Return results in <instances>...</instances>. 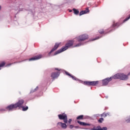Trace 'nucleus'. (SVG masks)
<instances>
[{"label":"nucleus","instance_id":"1","mask_svg":"<svg viewBox=\"0 0 130 130\" xmlns=\"http://www.w3.org/2000/svg\"><path fill=\"white\" fill-rule=\"evenodd\" d=\"M73 45H74V41H69L66 45L65 46L61 49L56 51L54 55H56L59 54V53H61L63 51H66L67 49L70 48V47H73Z\"/></svg>","mask_w":130,"mask_h":130},{"label":"nucleus","instance_id":"2","mask_svg":"<svg viewBox=\"0 0 130 130\" xmlns=\"http://www.w3.org/2000/svg\"><path fill=\"white\" fill-rule=\"evenodd\" d=\"M113 79H119L122 81H126L128 79V76L123 73H118L113 76Z\"/></svg>","mask_w":130,"mask_h":130},{"label":"nucleus","instance_id":"3","mask_svg":"<svg viewBox=\"0 0 130 130\" xmlns=\"http://www.w3.org/2000/svg\"><path fill=\"white\" fill-rule=\"evenodd\" d=\"M89 39V36L86 34H83L80 35L76 38V40L79 42H82V41H85V40H87V39Z\"/></svg>","mask_w":130,"mask_h":130},{"label":"nucleus","instance_id":"4","mask_svg":"<svg viewBox=\"0 0 130 130\" xmlns=\"http://www.w3.org/2000/svg\"><path fill=\"white\" fill-rule=\"evenodd\" d=\"M59 119L60 120H63L64 123H68V116L65 113L59 114L58 115Z\"/></svg>","mask_w":130,"mask_h":130},{"label":"nucleus","instance_id":"5","mask_svg":"<svg viewBox=\"0 0 130 130\" xmlns=\"http://www.w3.org/2000/svg\"><path fill=\"white\" fill-rule=\"evenodd\" d=\"M83 84L86 86H96L99 84V81H84Z\"/></svg>","mask_w":130,"mask_h":130},{"label":"nucleus","instance_id":"6","mask_svg":"<svg viewBox=\"0 0 130 130\" xmlns=\"http://www.w3.org/2000/svg\"><path fill=\"white\" fill-rule=\"evenodd\" d=\"M16 108H17V107L15 104L10 105L6 107V109L8 111H13V110H15V109H16Z\"/></svg>","mask_w":130,"mask_h":130},{"label":"nucleus","instance_id":"7","mask_svg":"<svg viewBox=\"0 0 130 130\" xmlns=\"http://www.w3.org/2000/svg\"><path fill=\"white\" fill-rule=\"evenodd\" d=\"M23 104H24V100H20L15 104V106H16V108H18V107L19 108H22Z\"/></svg>","mask_w":130,"mask_h":130},{"label":"nucleus","instance_id":"8","mask_svg":"<svg viewBox=\"0 0 130 130\" xmlns=\"http://www.w3.org/2000/svg\"><path fill=\"white\" fill-rule=\"evenodd\" d=\"M113 79V77L108 78H106V79L103 80V86H106V85H108V83H109V82L110 81H112V80Z\"/></svg>","mask_w":130,"mask_h":130},{"label":"nucleus","instance_id":"9","mask_svg":"<svg viewBox=\"0 0 130 130\" xmlns=\"http://www.w3.org/2000/svg\"><path fill=\"white\" fill-rule=\"evenodd\" d=\"M60 73L59 72H53L51 74V77L52 79L54 80V79H56L57 78H58V76H59Z\"/></svg>","mask_w":130,"mask_h":130},{"label":"nucleus","instance_id":"10","mask_svg":"<svg viewBox=\"0 0 130 130\" xmlns=\"http://www.w3.org/2000/svg\"><path fill=\"white\" fill-rule=\"evenodd\" d=\"M59 45H60V44L58 43H56L53 47V48L52 49L51 51L49 53V55H50V54L52 53V52H53V51H55L57 48L59 47Z\"/></svg>","mask_w":130,"mask_h":130},{"label":"nucleus","instance_id":"11","mask_svg":"<svg viewBox=\"0 0 130 130\" xmlns=\"http://www.w3.org/2000/svg\"><path fill=\"white\" fill-rule=\"evenodd\" d=\"M90 130H107V127H103V128H101V126H98L96 127H93Z\"/></svg>","mask_w":130,"mask_h":130},{"label":"nucleus","instance_id":"12","mask_svg":"<svg viewBox=\"0 0 130 130\" xmlns=\"http://www.w3.org/2000/svg\"><path fill=\"white\" fill-rule=\"evenodd\" d=\"M42 57V56L41 55H37L36 56H34L30 58L29 59V61H31V60H37L38 59H40Z\"/></svg>","mask_w":130,"mask_h":130},{"label":"nucleus","instance_id":"13","mask_svg":"<svg viewBox=\"0 0 130 130\" xmlns=\"http://www.w3.org/2000/svg\"><path fill=\"white\" fill-rule=\"evenodd\" d=\"M66 123H62V122H58L57 123V125L58 126H60L62 128H63L64 129H66L67 128V126Z\"/></svg>","mask_w":130,"mask_h":130},{"label":"nucleus","instance_id":"14","mask_svg":"<svg viewBox=\"0 0 130 130\" xmlns=\"http://www.w3.org/2000/svg\"><path fill=\"white\" fill-rule=\"evenodd\" d=\"M90 11L89 10L88 8H86L85 10L81 11L80 12L79 16H82L83 15H85V14H87V13H89Z\"/></svg>","mask_w":130,"mask_h":130},{"label":"nucleus","instance_id":"15","mask_svg":"<svg viewBox=\"0 0 130 130\" xmlns=\"http://www.w3.org/2000/svg\"><path fill=\"white\" fill-rule=\"evenodd\" d=\"M78 123H79V124H80V125H82L83 126H90L91 125V124H90L89 123H85L83 122H81L80 121H77Z\"/></svg>","mask_w":130,"mask_h":130},{"label":"nucleus","instance_id":"16","mask_svg":"<svg viewBox=\"0 0 130 130\" xmlns=\"http://www.w3.org/2000/svg\"><path fill=\"white\" fill-rule=\"evenodd\" d=\"M76 119H77V120H81L84 119V115H81L80 116H78L77 117Z\"/></svg>","mask_w":130,"mask_h":130},{"label":"nucleus","instance_id":"17","mask_svg":"<svg viewBox=\"0 0 130 130\" xmlns=\"http://www.w3.org/2000/svg\"><path fill=\"white\" fill-rule=\"evenodd\" d=\"M119 26V23L117 22H114L113 24L112 25V28H114L115 27H118Z\"/></svg>","mask_w":130,"mask_h":130},{"label":"nucleus","instance_id":"18","mask_svg":"<svg viewBox=\"0 0 130 130\" xmlns=\"http://www.w3.org/2000/svg\"><path fill=\"white\" fill-rule=\"evenodd\" d=\"M110 115V113H103L102 115L101 116L102 117H106V116H108Z\"/></svg>","mask_w":130,"mask_h":130},{"label":"nucleus","instance_id":"19","mask_svg":"<svg viewBox=\"0 0 130 130\" xmlns=\"http://www.w3.org/2000/svg\"><path fill=\"white\" fill-rule=\"evenodd\" d=\"M73 11H74V13L75 14V15H79V13H80V11H79V10L74 8L73 9Z\"/></svg>","mask_w":130,"mask_h":130},{"label":"nucleus","instance_id":"20","mask_svg":"<svg viewBox=\"0 0 130 130\" xmlns=\"http://www.w3.org/2000/svg\"><path fill=\"white\" fill-rule=\"evenodd\" d=\"M99 32L100 34H107V33H108V32H105V31H104V29H100L99 30Z\"/></svg>","mask_w":130,"mask_h":130},{"label":"nucleus","instance_id":"21","mask_svg":"<svg viewBox=\"0 0 130 130\" xmlns=\"http://www.w3.org/2000/svg\"><path fill=\"white\" fill-rule=\"evenodd\" d=\"M21 108H22V111H26V110H28L29 108L28 107V106H26L25 107L22 106Z\"/></svg>","mask_w":130,"mask_h":130},{"label":"nucleus","instance_id":"22","mask_svg":"<svg viewBox=\"0 0 130 130\" xmlns=\"http://www.w3.org/2000/svg\"><path fill=\"white\" fill-rule=\"evenodd\" d=\"M70 78H72V79H73V80H74V81H78V78H76V77L73 76L72 75H71Z\"/></svg>","mask_w":130,"mask_h":130},{"label":"nucleus","instance_id":"23","mask_svg":"<svg viewBox=\"0 0 130 130\" xmlns=\"http://www.w3.org/2000/svg\"><path fill=\"white\" fill-rule=\"evenodd\" d=\"M104 120V119H103V118H101L99 119L98 121H99V122H100V123H102V122H103Z\"/></svg>","mask_w":130,"mask_h":130},{"label":"nucleus","instance_id":"24","mask_svg":"<svg viewBox=\"0 0 130 130\" xmlns=\"http://www.w3.org/2000/svg\"><path fill=\"white\" fill-rule=\"evenodd\" d=\"M6 64V62L5 61L2 62L1 63V68H3V67H5Z\"/></svg>","mask_w":130,"mask_h":130},{"label":"nucleus","instance_id":"25","mask_svg":"<svg viewBox=\"0 0 130 130\" xmlns=\"http://www.w3.org/2000/svg\"><path fill=\"white\" fill-rule=\"evenodd\" d=\"M81 45H82V43H79V44H76L75 46L72 47H78L79 46H81Z\"/></svg>","mask_w":130,"mask_h":130},{"label":"nucleus","instance_id":"26","mask_svg":"<svg viewBox=\"0 0 130 130\" xmlns=\"http://www.w3.org/2000/svg\"><path fill=\"white\" fill-rule=\"evenodd\" d=\"M65 74L66 75H67V76H69V77H71V76H72V74H70V73L67 71L65 72Z\"/></svg>","mask_w":130,"mask_h":130},{"label":"nucleus","instance_id":"27","mask_svg":"<svg viewBox=\"0 0 130 130\" xmlns=\"http://www.w3.org/2000/svg\"><path fill=\"white\" fill-rule=\"evenodd\" d=\"M126 122L127 123L130 122V116L127 117Z\"/></svg>","mask_w":130,"mask_h":130},{"label":"nucleus","instance_id":"28","mask_svg":"<svg viewBox=\"0 0 130 130\" xmlns=\"http://www.w3.org/2000/svg\"><path fill=\"white\" fill-rule=\"evenodd\" d=\"M72 119H70L69 120H68V123H69V124H71V123L72 122Z\"/></svg>","mask_w":130,"mask_h":130},{"label":"nucleus","instance_id":"29","mask_svg":"<svg viewBox=\"0 0 130 130\" xmlns=\"http://www.w3.org/2000/svg\"><path fill=\"white\" fill-rule=\"evenodd\" d=\"M100 38V37H98L96 38L95 39H94L92 41H94V40H97L98 39H99Z\"/></svg>","mask_w":130,"mask_h":130},{"label":"nucleus","instance_id":"30","mask_svg":"<svg viewBox=\"0 0 130 130\" xmlns=\"http://www.w3.org/2000/svg\"><path fill=\"white\" fill-rule=\"evenodd\" d=\"M55 70H56V71H58V72H60L61 70V69H59L58 68H55Z\"/></svg>","mask_w":130,"mask_h":130},{"label":"nucleus","instance_id":"31","mask_svg":"<svg viewBox=\"0 0 130 130\" xmlns=\"http://www.w3.org/2000/svg\"><path fill=\"white\" fill-rule=\"evenodd\" d=\"M74 127V125H70V128H73Z\"/></svg>","mask_w":130,"mask_h":130},{"label":"nucleus","instance_id":"32","mask_svg":"<svg viewBox=\"0 0 130 130\" xmlns=\"http://www.w3.org/2000/svg\"><path fill=\"white\" fill-rule=\"evenodd\" d=\"M75 128H80V126H75Z\"/></svg>","mask_w":130,"mask_h":130},{"label":"nucleus","instance_id":"33","mask_svg":"<svg viewBox=\"0 0 130 130\" xmlns=\"http://www.w3.org/2000/svg\"><path fill=\"white\" fill-rule=\"evenodd\" d=\"M36 90H38V87H37L35 89V91H36Z\"/></svg>","mask_w":130,"mask_h":130},{"label":"nucleus","instance_id":"34","mask_svg":"<svg viewBox=\"0 0 130 130\" xmlns=\"http://www.w3.org/2000/svg\"><path fill=\"white\" fill-rule=\"evenodd\" d=\"M69 12H70V13H71L72 10H70Z\"/></svg>","mask_w":130,"mask_h":130},{"label":"nucleus","instance_id":"35","mask_svg":"<svg viewBox=\"0 0 130 130\" xmlns=\"http://www.w3.org/2000/svg\"><path fill=\"white\" fill-rule=\"evenodd\" d=\"M11 64H9L8 66H11Z\"/></svg>","mask_w":130,"mask_h":130},{"label":"nucleus","instance_id":"36","mask_svg":"<svg viewBox=\"0 0 130 130\" xmlns=\"http://www.w3.org/2000/svg\"><path fill=\"white\" fill-rule=\"evenodd\" d=\"M129 74H130V72H129Z\"/></svg>","mask_w":130,"mask_h":130}]
</instances>
